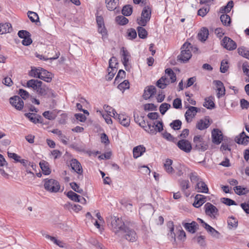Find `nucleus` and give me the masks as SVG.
<instances>
[{"label": "nucleus", "mask_w": 249, "mask_h": 249, "mask_svg": "<svg viewBox=\"0 0 249 249\" xmlns=\"http://www.w3.org/2000/svg\"><path fill=\"white\" fill-rule=\"evenodd\" d=\"M70 165L72 170L78 175L81 176L83 173V169L81 163L75 159H73L70 161Z\"/></svg>", "instance_id": "obj_15"}, {"label": "nucleus", "mask_w": 249, "mask_h": 249, "mask_svg": "<svg viewBox=\"0 0 249 249\" xmlns=\"http://www.w3.org/2000/svg\"><path fill=\"white\" fill-rule=\"evenodd\" d=\"M213 236L218 238L219 232L208 224H204V227Z\"/></svg>", "instance_id": "obj_34"}, {"label": "nucleus", "mask_w": 249, "mask_h": 249, "mask_svg": "<svg viewBox=\"0 0 249 249\" xmlns=\"http://www.w3.org/2000/svg\"><path fill=\"white\" fill-rule=\"evenodd\" d=\"M10 103L17 109L20 110L23 108L24 102L18 96H15L10 98Z\"/></svg>", "instance_id": "obj_12"}, {"label": "nucleus", "mask_w": 249, "mask_h": 249, "mask_svg": "<svg viewBox=\"0 0 249 249\" xmlns=\"http://www.w3.org/2000/svg\"><path fill=\"white\" fill-rule=\"evenodd\" d=\"M216 87L217 90V97L220 98L225 94V89L223 83L219 80H215L213 81Z\"/></svg>", "instance_id": "obj_19"}, {"label": "nucleus", "mask_w": 249, "mask_h": 249, "mask_svg": "<svg viewBox=\"0 0 249 249\" xmlns=\"http://www.w3.org/2000/svg\"><path fill=\"white\" fill-rule=\"evenodd\" d=\"M182 225L187 231L192 233L196 231L198 226L197 223L195 221H193L190 223L183 222Z\"/></svg>", "instance_id": "obj_25"}, {"label": "nucleus", "mask_w": 249, "mask_h": 249, "mask_svg": "<svg viewBox=\"0 0 249 249\" xmlns=\"http://www.w3.org/2000/svg\"><path fill=\"white\" fill-rule=\"evenodd\" d=\"M153 213V208L150 204H147L142 207L139 210L140 214L143 216L151 215Z\"/></svg>", "instance_id": "obj_16"}, {"label": "nucleus", "mask_w": 249, "mask_h": 249, "mask_svg": "<svg viewBox=\"0 0 249 249\" xmlns=\"http://www.w3.org/2000/svg\"><path fill=\"white\" fill-rule=\"evenodd\" d=\"M12 31V27L10 23L0 24V34L10 33Z\"/></svg>", "instance_id": "obj_32"}, {"label": "nucleus", "mask_w": 249, "mask_h": 249, "mask_svg": "<svg viewBox=\"0 0 249 249\" xmlns=\"http://www.w3.org/2000/svg\"><path fill=\"white\" fill-rule=\"evenodd\" d=\"M157 91L156 88L154 86H147L144 90L142 97L144 99L147 100L154 95Z\"/></svg>", "instance_id": "obj_14"}, {"label": "nucleus", "mask_w": 249, "mask_h": 249, "mask_svg": "<svg viewBox=\"0 0 249 249\" xmlns=\"http://www.w3.org/2000/svg\"><path fill=\"white\" fill-rule=\"evenodd\" d=\"M209 31L206 27H202L197 35L198 39L202 41H205L208 37Z\"/></svg>", "instance_id": "obj_27"}, {"label": "nucleus", "mask_w": 249, "mask_h": 249, "mask_svg": "<svg viewBox=\"0 0 249 249\" xmlns=\"http://www.w3.org/2000/svg\"><path fill=\"white\" fill-rule=\"evenodd\" d=\"M39 166L43 173L45 175L50 174L51 171L49 168V164L45 160H42L39 162Z\"/></svg>", "instance_id": "obj_30"}, {"label": "nucleus", "mask_w": 249, "mask_h": 249, "mask_svg": "<svg viewBox=\"0 0 249 249\" xmlns=\"http://www.w3.org/2000/svg\"><path fill=\"white\" fill-rule=\"evenodd\" d=\"M151 15V9L148 6L144 7L142 12L141 18L137 19L138 24L141 26H146L147 23L150 20Z\"/></svg>", "instance_id": "obj_7"}, {"label": "nucleus", "mask_w": 249, "mask_h": 249, "mask_svg": "<svg viewBox=\"0 0 249 249\" xmlns=\"http://www.w3.org/2000/svg\"><path fill=\"white\" fill-rule=\"evenodd\" d=\"M145 151V148L142 145L135 147L133 149V157L137 159L141 156Z\"/></svg>", "instance_id": "obj_26"}, {"label": "nucleus", "mask_w": 249, "mask_h": 249, "mask_svg": "<svg viewBox=\"0 0 249 249\" xmlns=\"http://www.w3.org/2000/svg\"><path fill=\"white\" fill-rule=\"evenodd\" d=\"M108 222L110 223L111 230L116 234L120 232H122L126 228L124 223L121 218L111 216L108 219Z\"/></svg>", "instance_id": "obj_3"}, {"label": "nucleus", "mask_w": 249, "mask_h": 249, "mask_svg": "<svg viewBox=\"0 0 249 249\" xmlns=\"http://www.w3.org/2000/svg\"><path fill=\"white\" fill-rule=\"evenodd\" d=\"M220 20L222 24L227 26H230L231 21L230 16L227 14H223L220 16Z\"/></svg>", "instance_id": "obj_39"}, {"label": "nucleus", "mask_w": 249, "mask_h": 249, "mask_svg": "<svg viewBox=\"0 0 249 249\" xmlns=\"http://www.w3.org/2000/svg\"><path fill=\"white\" fill-rule=\"evenodd\" d=\"M212 137L213 142L216 144H220L223 140L221 131L217 128L213 129L212 132Z\"/></svg>", "instance_id": "obj_13"}, {"label": "nucleus", "mask_w": 249, "mask_h": 249, "mask_svg": "<svg viewBox=\"0 0 249 249\" xmlns=\"http://www.w3.org/2000/svg\"><path fill=\"white\" fill-rule=\"evenodd\" d=\"M40 71L38 78L48 83L51 82L52 80L53 74L42 68Z\"/></svg>", "instance_id": "obj_18"}, {"label": "nucleus", "mask_w": 249, "mask_h": 249, "mask_svg": "<svg viewBox=\"0 0 249 249\" xmlns=\"http://www.w3.org/2000/svg\"><path fill=\"white\" fill-rule=\"evenodd\" d=\"M173 106L175 108H181L182 107L181 100L180 98H176L174 100Z\"/></svg>", "instance_id": "obj_60"}, {"label": "nucleus", "mask_w": 249, "mask_h": 249, "mask_svg": "<svg viewBox=\"0 0 249 249\" xmlns=\"http://www.w3.org/2000/svg\"><path fill=\"white\" fill-rule=\"evenodd\" d=\"M210 125L209 119L207 118L200 119L196 124V127L200 130H203L207 128Z\"/></svg>", "instance_id": "obj_22"}, {"label": "nucleus", "mask_w": 249, "mask_h": 249, "mask_svg": "<svg viewBox=\"0 0 249 249\" xmlns=\"http://www.w3.org/2000/svg\"><path fill=\"white\" fill-rule=\"evenodd\" d=\"M181 51L180 55L178 56L179 60L186 62L188 61L192 56L191 51L192 50V46L191 43L185 42L181 47Z\"/></svg>", "instance_id": "obj_5"}, {"label": "nucleus", "mask_w": 249, "mask_h": 249, "mask_svg": "<svg viewBox=\"0 0 249 249\" xmlns=\"http://www.w3.org/2000/svg\"><path fill=\"white\" fill-rule=\"evenodd\" d=\"M165 73L170 77L171 83H174L176 81V75L173 71L170 69H166L165 71Z\"/></svg>", "instance_id": "obj_42"}, {"label": "nucleus", "mask_w": 249, "mask_h": 249, "mask_svg": "<svg viewBox=\"0 0 249 249\" xmlns=\"http://www.w3.org/2000/svg\"><path fill=\"white\" fill-rule=\"evenodd\" d=\"M40 70L41 68H32L31 70L30 71L29 73V76L34 77V78H38L39 76L40 72L41 71Z\"/></svg>", "instance_id": "obj_44"}, {"label": "nucleus", "mask_w": 249, "mask_h": 249, "mask_svg": "<svg viewBox=\"0 0 249 249\" xmlns=\"http://www.w3.org/2000/svg\"><path fill=\"white\" fill-rule=\"evenodd\" d=\"M18 94L21 96V97L25 100L29 98L30 94L28 91L23 89H19L18 91Z\"/></svg>", "instance_id": "obj_63"}, {"label": "nucleus", "mask_w": 249, "mask_h": 249, "mask_svg": "<svg viewBox=\"0 0 249 249\" xmlns=\"http://www.w3.org/2000/svg\"><path fill=\"white\" fill-rule=\"evenodd\" d=\"M169 82L166 76H163L157 81L156 85L159 88L164 89L169 84Z\"/></svg>", "instance_id": "obj_29"}, {"label": "nucleus", "mask_w": 249, "mask_h": 249, "mask_svg": "<svg viewBox=\"0 0 249 249\" xmlns=\"http://www.w3.org/2000/svg\"><path fill=\"white\" fill-rule=\"evenodd\" d=\"M137 31L139 37L141 38H145L147 36V32L142 27V26H139L137 27Z\"/></svg>", "instance_id": "obj_41"}, {"label": "nucleus", "mask_w": 249, "mask_h": 249, "mask_svg": "<svg viewBox=\"0 0 249 249\" xmlns=\"http://www.w3.org/2000/svg\"><path fill=\"white\" fill-rule=\"evenodd\" d=\"M206 201V197L200 194H197L195 197L193 206L196 208H199Z\"/></svg>", "instance_id": "obj_21"}, {"label": "nucleus", "mask_w": 249, "mask_h": 249, "mask_svg": "<svg viewBox=\"0 0 249 249\" xmlns=\"http://www.w3.org/2000/svg\"><path fill=\"white\" fill-rule=\"evenodd\" d=\"M233 6V2L232 0L229 1L227 4L220 9V12L221 13H227L230 12Z\"/></svg>", "instance_id": "obj_35"}, {"label": "nucleus", "mask_w": 249, "mask_h": 249, "mask_svg": "<svg viewBox=\"0 0 249 249\" xmlns=\"http://www.w3.org/2000/svg\"><path fill=\"white\" fill-rule=\"evenodd\" d=\"M129 88V83L127 80H124L118 86V88L120 90H124Z\"/></svg>", "instance_id": "obj_54"}, {"label": "nucleus", "mask_w": 249, "mask_h": 249, "mask_svg": "<svg viewBox=\"0 0 249 249\" xmlns=\"http://www.w3.org/2000/svg\"><path fill=\"white\" fill-rule=\"evenodd\" d=\"M221 45L225 49L229 51L235 50L237 47L236 43L231 38L225 36L222 41Z\"/></svg>", "instance_id": "obj_9"}, {"label": "nucleus", "mask_w": 249, "mask_h": 249, "mask_svg": "<svg viewBox=\"0 0 249 249\" xmlns=\"http://www.w3.org/2000/svg\"><path fill=\"white\" fill-rule=\"evenodd\" d=\"M182 124L181 121L179 120H176L173 121L170 124V126L174 129V130H179L181 128V126Z\"/></svg>", "instance_id": "obj_46"}, {"label": "nucleus", "mask_w": 249, "mask_h": 249, "mask_svg": "<svg viewBox=\"0 0 249 249\" xmlns=\"http://www.w3.org/2000/svg\"><path fill=\"white\" fill-rule=\"evenodd\" d=\"M228 68L227 61L222 60L221 62L220 71L222 73H225L228 71Z\"/></svg>", "instance_id": "obj_62"}, {"label": "nucleus", "mask_w": 249, "mask_h": 249, "mask_svg": "<svg viewBox=\"0 0 249 249\" xmlns=\"http://www.w3.org/2000/svg\"><path fill=\"white\" fill-rule=\"evenodd\" d=\"M43 116L46 119L52 120H54L55 118V115L53 112L49 111H46L43 113Z\"/></svg>", "instance_id": "obj_55"}, {"label": "nucleus", "mask_w": 249, "mask_h": 249, "mask_svg": "<svg viewBox=\"0 0 249 249\" xmlns=\"http://www.w3.org/2000/svg\"><path fill=\"white\" fill-rule=\"evenodd\" d=\"M28 16L31 21L35 22L39 21V17L37 14L34 12L29 11L28 12Z\"/></svg>", "instance_id": "obj_50"}, {"label": "nucleus", "mask_w": 249, "mask_h": 249, "mask_svg": "<svg viewBox=\"0 0 249 249\" xmlns=\"http://www.w3.org/2000/svg\"><path fill=\"white\" fill-rule=\"evenodd\" d=\"M171 107V105L168 103H162L160 107L159 110L160 113L163 115L166 111Z\"/></svg>", "instance_id": "obj_52"}, {"label": "nucleus", "mask_w": 249, "mask_h": 249, "mask_svg": "<svg viewBox=\"0 0 249 249\" xmlns=\"http://www.w3.org/2000/svg\"><path fill=\"white\" fill-rule=\"evenodd\" d=\"M238 53L246 58L249 59V51L244 47H240L238 49Z\"/></svg>", "instance_id": "obj_40"}, {"label": "nucleus", "mask_w": 249, "mask_h": 249, "mask_svg": "<svg viewBox=\"0 0 249 249\" xmlns=\"http://www.w3.org/2000/svg\"><path fill=\"white\" fill-rule=\"evenodd\" d=\"M132 7L130 5H126L124 6L122 10V13L125 16H129L132 13Z\"/></svg>", "instance_id": "obj_37"}, {"label": "nucleus", "mask_w": 249, "mask_h": 249, "mask_svg": "<svg viewBox=\"0 0 249 249\" xmlns=\"http://www.w3.org/2000/svg\"><path fill=\"white\" fill-rule=\"evenodd\" d=\"M189 178L192 183H196L195 190L199 193H208L209 189L207 185L196 172L189 174Z\"/></svg>", "instance_id": "obj_2"}, {"label": "nucleus", "mask_w": 249, "mask_h": 249, "mask_svg": "<svg viewBox=\"0 0 249 249\" xmlns=\"http://www.w3.org/2000/svg\"><path fill=\"white\" fill-rule=\"evenodd\" d=\"M173 160L170 159H167L164 163V168L165 171L168 174H173L175 172V170L173 168L172 164Z\"/></svg>", "instance_id": "obj_31"}, {"label": "nucleus", "mask_w": 249, "mask_h": 249, "mask_svg": "<svg viewBox=\"0 0 249 249\" xmlns=\"http://www.w3.org/2000/svg\"><path fill=\"white\" fill-rule=\"evenodd\" d=\"M179 184L181 191L184 193L190 187L189 181L188 180L180 179Z\"/></svg>", "instance_id": "obj_38"}, {"label": "nucleus", "mask_w": 249, "mask_h": 249, "mask_svg": "<svg viewBox=\"0 0 249 249\" xmlns=\"http://www.w3.org/2000/svg\"><path fill=\"white\" fill-rule=\"evenodd\" d=\"M25 116L28 118L29 120L34 123H42L41 120L42 119L41 116L33 113H27L25 114Z\"/></svg>", "instance_id": "obj_23"}, {"label": "nucleus", "mask_w": 249, "mask_h": 249, "mask_svg": "<svg viewBox=\"0 0 249 249\" xmlns=\"http://www.w3.org/2000/svg\"><path fill=\"white\" fill-rule=\"evenodd\" d=\"M118 119L120 123L124 126L127 127L130 124V119L126 115L124 114H118L115 116V118Z\"/></svg>", "instance_id": "obj_24"}, {"label": "nucleus", "mask_w": 249, "mask_h": 249, "mask_svg": "<svg viewBox=\"0 0 249 249\" xmlns=\"http://www.w3.org/2000/svg\"><path fill=\"white\" fill-rule=\"evenodd\" d=\"M44 188L50 193H57L60 189V185L58 181L54 179H45Z\"/></svg>", "instance_id": "obj_6"}, {"label": "nucleus", "mask_w": 249, "mask_h": 249, "mask_svg": "<svg viewBox=\"0 0 249 249\" xmlns=\"http://www.w3.org/2000/svg\"><path fill=\"white\" fill-rule=\"evenodd\" d=\"M125 72L123 70H119L116 77H115V82H117L118 81L119 82V79H123L125 77Z\"/></svg>", "instance_id": "obj_64"}, {"label": "nucleus", "mask_w": 249, "mask_h": 249, "mask_svg": "<svg viewBox=\"0 0 249 249\" xmlns=\"http://www.w3.org/2000/svg\"><path fill=\"white\" fill-rule=\"evenodd\" d=\"M178 147L186 153H189L193 148L191 142L186 139L179 140L177 143Z\"/></svg>", "instance_id": "obj_10"}, {"label": "nucleus", "mask_w": 249, "mask_h": 249, "mask_svg": "<svg viewBox=\"0 0 249 249\" xmlns=\"http://www.w3.org/2000/svg\"><path fill=\"white\" fill-rule=\"evenodd\" d=\"M221 201L228 206L236 205V202L234 201L229 198H222L221 199Z\"/></svg>", "instance_id": "obj_56"}, {"label": "nucleus", "mask_w": 249, "mask_h": 249, "mask_svg": "<svg viewBox=\"0 0 249 249\" xmlns=\"http://www.w3.org/2000/svg\"><path fill=\"white\" fill-rule=\"evenodd\" d=\"M204 209L206 214L211 218H214L218 215V209L210 202H207L205 204Z\"/></svg>", "instance_id": "obj_8"}, {"label": "nucleus", "mask_w": 249, "mask_h": 249, "mask_svg": "<svg viewBox=\"0 0 249 249\" xmlns=\"http://www.w3.org/2000/svg\"><path fill=\"white\" fill-rule=\"evenodd\" d=\"M127 36L129 39H133L137 37V32L134 29L130 28L127 30Z\"/></svg>", "instance_id": "obj_51"}, {"label": "nucleus", "mask_w": 249, "mask_h": 249, "mask_svg": "<svg viewBox=\"0 0 249 249\" xmlns=\"http://www.w3.org/2000/svg\"><path fill=\"white\" fill-rule=\"evenodd\" d=\"M116 22L120 25H124L128 22V19L123 16H119L116 18Z\"/></svg>", "instance_id": "obj_49"}, {"label": "nucleus", "mask_w": 249, "mask_h": 249, "mask_svg": "<svg viewBox=\"0 0 249 249\" xmlns=\"http://www.w3.org/2000/svg\"><path fill=\"white\" fill-rule=\"evenodd\" d=\"M121 53L122 56V62L126 71H128L127 67V63L129 61L130 55L129 53L124 47H122L121 51Z\"/></svg>", "instance_id": "obj_20"}, {"label": "nucleus", "mask_w": 249, "mask_h": 249, "mask_svg": "<svg viewBox=\"0 0 249 249\" xmlns=\"http://www.w3.org/2000/svg\"><path fill=\"white\" fill-rule=\"evenodd\" d=\"M122 232L124 233V236L125 238L130 242H135L137 239V235L136 232L132 229L128 228H125Z\"/></svg>", "instance_id": "obj_11"}, {"label": "nucleus", "mask_w": 249, "mask_h": 249, "mask_svg": "<svg viewBox=\"0 0 249 249\" xmlns=\"http://www.w3.org/2000/svg\"><path fill=\"white\" fill-rule=\"evenodd\" d=\"M155 128L156 130V133L161 132L163 130V123L161 121H156L154 122Z\"/></svg>", "instance_id": "obj_58"}, {"label": "nucleus", "mask_w": 249, "mask_h": 249, "mask_svg": "<svg viewBox=\"0 0 249 249\" xmlns=\"http://www.w3.org/2000/svg\"><path fill=\"white\" fill-rule=\"evenodd\" d=\"M104 108L107 112L109 113L110 114L112 113V116L114 118H115V116L118 115V114L117 113L115 110L108 105H104Z\"/></svg>", "instance_id": "obj_53"}, {"label": "nucleus", "mask_w": 249, "mask_h": 249, "mask_svg": "<svg viewBox=\"0 0 249 249\" xmlns=\"http://www.w3.org/2000/svg\"><path fill=\"white\" fill-rule=\"evenodd\" d=\"M8 157L10 158L13 159L17 162H19L22 163H24L26 160H25L22 159L20 160V157L18 156L17 154L14 153H9L8 152Z\"/></svg>", "instance_id": "obj_47"}, {"label": "nucleus", "mask_w": 249, "mask_h": 249, "mask_svg": "<svg viewBox=\"0 0 249 249\" xmlns=\"http://www.w3.org/2000/svg\"><path fill=\"white\" fill-rule=\"evenodd\" d=\"M119 0H105L106 6L109 11L116 9L119 4Z\"/></svg>", "instance_id": "obj_28"}, {"label": "nucleus", "mask_w": 249, "mask_h": 249, "mask_svg": "<svg viewBox=\"0 0 249 249\" xmlns=\"http://www.w3.org/2000/svg\"><path fill=\"white\" fill-rule=\"evenodd\" d=\"M70 186L74 191L78 193L81 194L83 192V189L80 188L79 186L78 185V184L75 182L71 183Z\"/></svg>", "instance_id": "obj_61"}, {"label": "nucleus", "mask_w": 249, "mask_h": 249, "mask_svg": "<svg viewBox=\"0 0 249 249\" xmlns=\"http://www.w3.org/2000/svg\"><path fill=\"white\" fill-rule=\"evenodd\" d=\"M211 97L205 98L203 106L208 109H212L214 107L215 105L213 101L211 99Z\"/></svg>", "instance_id": "obj_45"}, {"label": "nucleus", "mask_w": 249, "mask_h": 249, "mask_svg": "<svg viewBox=\"0 0 249 249\" xmlns=\"http://www.w3.org/2000/svg\"><path fill=\"white\" fill-rule=\"evenodd\" d=\"M228 224L229 229L236 228L238 225L237 220L234 217H229L228 219Z\"/></svg>", "instance_id": "obj_43"}, {"label": "nucleus", "mask_w": 249, "mask_h": 249, "mask_svg": "<svg viewBox=\"0 0 249 249\" xmlns=\"http://www.w3.org/2000/svg\"><path fill=\"white\" fill-rule=\"evenodd\" d=\"M67 196L71 200L77 202L78 198L81 197V196L77 195L72 191H69L67 194Z\"/></svg>", "instance_id": "obj_48"}, {"label": "nucleus", "mask_w": 249, "mask_h": 249, "mask_svg": "<svg viewBox=\"0 0 249 249\" xmlns=\"http://www.w3.org/2000/svg\"><path fill=\"white\" fill-rule=\"evenodd\" d=\"M26 87L32 88L36 93L40 96L47 97H55L54 91L49 88L42 81L37 79H31L27 82Z\"/></svg>", "instance_id": "obj_1"}, {"label": "nucleus", "mask_w": 249, "mask_h": 249, "mask_svg": "<svg viewBox=\"0 0 249 249\" xmlns=\"http://www.w3.org/2000/svg\"><path fill=\"white\" fill-rule=\"evenodd\" d=\"M188 109L185 112V117L187 122H189V119L193 118L196 114L197 112L199 111V109L195 107H188Z\"/></svg>", "instance_id": "obj_17"}, {"label": "nucleus", "mask_w": 249, "mask_h": 249, "mask_svg": "<svg viewBox=\"0 0 249 249\" xmlns=\"http://www.w3.org/2000/svg\"><path fill=\"white\" fill-rule=\"evenodd\" d=\"M42 235L46 239L50 240L51 241H52L54 244H56V245L58 246L59 247H61V248L64 247V243L62 241H61L59 240H57L55 237L50 236L46 233L42 234Z\"/></svg>", "instance_id": "obj_33"}, {"label": "nucleus", "mask_w": 249, "mask_h": 249, "mask_svg": "<svg viewBox=\"0 0 249 249\" xmlns=\"http://www.w3.org/2000/svg\"><path fill=\"white\" fill-rule=\"evenodd\" d=\"M98 31L103 37H106L107 36V31L105 28V24L104 25L98 26Z\"/></svg>", "instance_id": "obj_59"}, {"label": "nucleus", "mask_w": 249, "mask_h": 249, "mask_svg": "<svg viewBox=\"0 0 249 249\" xmlns=\"http://www.w3.org/2000/svg\"><path fill=\"white\" fill-rule=\"evenodd\" d=\"M193 148L199 152H204L208 148L207 142L204 141L201 135L195 136L193 138Z\"/></svg>", "instance_id": "obj_4"}, {"label": "nucleus", "mask_w": 249, "mask_h": 249, "mask_svg": "<svg viewBox=\"0 0 249 249\" xmlns=\"http://www.w3.org/2000/svg\"><path fill=\"white\" fill-rule=\"evenodd\" d=\"M145 130L150 134H156V130L155 128V124L153 123H148L147 125L145 126Z\"/></svg>", "instance_id": "obj_36"}, {"label": "nucleus", "mask_w": 249, "mask_h": 249, "mask_svg": "<svg viewBox=\"0 0 249 249\" xmlns=\"http://www.w3.org/2000/svg\"><path fill=\"white\" fill-rule=\"evenodd\" d=\"M118 64L117 59L114 56H112L109 60V67L111 69H115V66Z\"/></svg>", "instance_id": "obj_57"}]
</instances>
